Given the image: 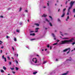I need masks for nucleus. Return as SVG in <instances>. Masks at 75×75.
Masks as SVG:
<instances>
[{"label": "nucleus", "instance_id": "obj_1", "mask_svg": "<svg viewBox=\"0 0 75 75\" xmlns=\"http://www.w3.org/2000/svg\"><path fill=\"white\" fill-rule=\"evenodd\" d=\"M74 40V38H72L70 40H65L62 41L60 42V44H69L68 42H73V40Z\"/></svg>", "mask_w": 75, "mask_h": 75}, {"label": "nucleus", "instance_id": "obj_2", "mask_svg": "<svg viewBox=\"0 0 75 75\" xmlns=\"http://www.w3.org/2000/svg\"><path fill=\"white\" fill-rule=\"evenodd\" d=\"M75 3V1H71L70 3V6H69V8L68 10V12L67 13V15H69V13H70L71 11H70V9H71L72 6H73V5H74V4Z\"/></svg>", "mask_w": 75, "mask_h": 75}, {"label": "nucleus", "instance_id": "obj_3", "mask_svg": "<svg viewBox=\"0 0 75 75\" xmlns=\"http://www.w3.org/2000/svg\"><path fill=\"white\" fill-rule=\"evenodd\" d=\"M32 61L33 62V63H32V62H31V63L32 65H35V64H37V63L38 61L37 59V58H33L32 59Z\"/></svg>", "mask_w": 75, "mask_h": 75}, {"label": "nucleus", "instance_id": "obj_4", "mask_svg": "<svg viewBox=\"0 0 75 75\" xmlns=\"http://www.w3.org/2000/svg\"><path fill=\"white\" fill-rule=\"evenodd\" d=\"M68 50H70V47L64 50H63V52H66V51H67Z\"/></svg>", "mask_w": 75, "mask_h": 75}, {"label": "nucleus", "instance_id": "obj_5", "mask_svg": "<svg viewBox=\"0 0 75 75\" xmlns=\"http://www.w3.org/2000/svg\"><path fill=\"white\" fill-rule=\"evenodd\" d=\"M2 59H4L5 62H6L7 61V60L6 59V58L5 57L4 58V55H3L2 57Z\"/></svg>", "mask_w": 75, "mask_h": 75}, {"label": "nucleus", "instance_id": "obj_6", "mask_svg": "<svg viewBox=\"0 0 75 75\" xmlns=\"http://www.w3.org/2000/svg\"><path fill=\"white\" fill-rule=\"evenodd\" d=\"M65 16V13L64 12H63L62 15L61 16V17H64Z\"/></svg>", "mask_w": 75, "mask_h": 75}, {"label": "nucleus", "instance_id": "obj_7", "mask_svg": "<svg viewBox=\"0 0 75 75\" xmlns=\"http://www.w3.org/2000/svg\"><path fill=\"white\" fill-rule=\"evenodd\" d=\"M68 71H67V72L65 73H64L62 74V75H67V74H68Z\"/></svg>", "mask_w": 75, "mask_h": 75}, {"label": "nucleus", "instance_id": "obj_8", "mask_svg": "<svg viewBox=\"0 0 75 75\" xmlns=\"http://www.w3.org/2000/svg\"><path fill=\"white\" fill-rule=\"evenodd\" d=\"M42 17H47V15H45V14H44L43 16H42Z\"/></svg>", "mask_w": 75, "mask_h": 75}, {"label": "nucleus", "instance_id": "obj_9", "mask_svg": "<svg viewBox=\"0 0 75 75\" xmlns=\"http://www.w3.org/2000/svg\"><path fill=\"white\" fill-rule=\"evenodd\" d=\"M0 71L1 72H2V73H4V71L3 69L1 70Z\"/></svg>", "mask_w": 75, "mask_h": 75}, {"label": "nucleus", "instance_id": "obj_10", "mask_svg": "<svg viewBox=\"0 0 75 75\" xmlns=\"http://www.w3.org/2000/svg\"><path fill=\"white\" fill-rule=\"evenodd\" d=\"M35 35V33L33 34L31 33L30 34V35H33V36H34V35Z\"/></svg>", "mask_w": 75, "mask_h": 75}, {"label": "nucleus", "instance_id": "obj_11", "mask_svg": "<svg viewBox=\"0 0 75 75\" xmlns=\"http://www.w3.org/2000/svg\"><path fill=\"white\" fill-rule=\"evenodd\" d=\"M69 16H68L67 17V18H66V21H68V19H69Z\"/></svg>", "mask_w": 75, "mask_h": 75}, {"label": "nucleus", "instance_id": "obj_12", "mask_svg": "<svg viewBox=\"0 0 75 75\" xmlns=\"http://www.w3.org/2000/svg\"><path fill=\"white\" fill-rule=\"evenodd\" d=\"M3 69H4V70H6V67L4 66L3 67Z\"/></svg>", "mask_w": 75, "mask_h": 75}, {"label": "nucleus", "instance_id": "obj_13", "mask_svg": "<svg viewBox=\"0 0 75 75\" xmlns=\"http://www.w3.org/2000/svg\"><path fill=\"white\" fill-rule=\"evenodd\" d=\"M52 35L53 37H54V38H55V35H54V33H52Z\"/></svg>", "mask_w": 75, "mask_h": 75}, {"label": "nucleus", "instance_id": "obj_14", "mask_svg": "<svg viewBox=\"0 0 75 75\" xmlns=\"http://www.w3.org/2000/svg\"><path fill=\"white\" fill-rule=\"evenodd\" d=\"M37 74V71H36L35 72H34L33 73V74H34V75H35V74Z\"/></svg>", "mask_w": 75, "mask_h": 75}, {"label": "nucleus", "instance_id": "obj_15", "mask_svg": "<svg viewBox=\"0 0 75 75\" xmlns=\"http://www.w3.org/2000/svg\"><path fill=\"white\" fill-rule=\"evenodd\" d=\"M49 25H50V26L51 27L52 26V23L51 22H49Z\"/></svg>", "mask_w": 75, "mask_h": 75}, {"label": "nucleus", "instance_id": "obj_16", "mask_svg": "<svg viewBox=\"0 0 75 75\" xmlns=\"http://www.w3.org/2000/svg\"><path fill=\"white\" fill-rule=\"evenodd\" d=\"M35 25H36V26H39V24L38 23H35Z\"/></svg>", "mask_w": 75, "mask_h": 75}, {"label": "nucleus", "instance_id": "obj_17", "mask_svg": "<svg viewBox=\"0 0 75 75\" xmlns=\"http://www.w3.org/2000/svg\"><path fill=\"white\" fill-rule=\"evenodd\" d=\"M10 69L12 70V71L14 70V68H10Z\"/></svg>", "mask_w": 75, "mask_h": 75}, {"label": "nucleus", "instance_id": "obj_18", "mask_svg": "<svg viewBox=\"0 0 75 75\" xmlns=\"http://www.w3.org/2000/svg\"><path fill=\"white\" fill-rule=\"evenodd\" d=\"M15 69H16V71H18V68L17 67H16L15 68Z\"/></svg>", "mask_w": 75, "mask_h": 75}, {"label": "nucleus", "instance_id": "obj_19", "mask_svg": "<svg viewBox=\"0 0 75 75\" xmlns=\"http://www.w3.org/2000/svg\"><path fill=\"white\" fill-rule=\"evenodd\" d=\"M65 10H66V8H64L63 10V12H64V11H65Z\"/></svg>", "mask_w": 75, "mask_h": 75}, {"label": "nucleus", "instance_id": "obj_20", "mask_svg": "<svg viewBox=\"0 0 75 75\" xmlns=\"http://www.w3.org/2000/svg\"><path fill=\"white\" fill-rule=\"evenodd\" d=\"M57 44H58V43L56 42L55 43H54L53 44V45H57Z\"/></svg>", "mask_w": 75, "mask_h": 75}, {"label": "nucleus", "instance_id": "obj_21", "mask_svg": "<svg viewBox=\"0 0 75 75\" xmlns=\"http://www.w3.org/2000/svg\"><path fill=\"white\" fill-rule=\"evenodd\" d=\"M13 40L15 41H17V39H16V38H14Z\"/></svg>", "mask_w": 75, "mask_h": 75}, {"label": "nucleus", "instance_id": "obj_22", "mask_svg": "<svg viewBox=\"0 0 75 75\" xmlns=\"http://www.w3.org/2000/svg\"><path fill=\"white\" fill-rule=\"evenodd\" d=\"M47 62V61H44L43 64H46Z\"/></svg>", "mask_w": 75, "mask_h": 75}, {"label": "nucleus", "instance_id": "obj_23", "mask_svg": "<svg viewBox=\"0 0 75 75\" xmlns=\"http://www.w3.org/2000/svg\"><path fill=\"white\" fill-rule=\"evenodd\" d=\"M75 44V42H74L72 43V45H74V44Z\"/></svg>", "mask_w": 75, "mask_h": 75}, {"label": "nucleus", "instance_id": "obj_24", "mask_svg": "<svg viewBox=\"0 0 75 75\" xmlns=\"http://www.w3.org/2000/svg\"><path fill=\"white\" fill-rule=\"evenodd\" d=\"M15 62H16V64H18V61H17V60H16Z\"/></svg>", "mask_w": 75, "mask_h": 75}, {"label": "nucleus", "instance_id": "obj_25", "mask_svg": "<svg viewBox=\"0 0 75 75\" xmlns=\"http://www.w3.org/2000/svg\"><path fill=\"white\" fill-rule=\"evenodd\" d=\"M7 58L8 59V60H10V57H9V56H8L7 57Z\"/></svg>", "mask_w": 75, "mask_h": 75}, {"label": "nucleus", "instance_id": "obj_26", "mask_svg": "<svg viewBox=\"0 0 75 75\" xmlns=\"http://www.w3.org/2000/svg\"><path fill=\"white\" fill-rule=\"evenodd\" d=\"M60 33H61V35H62V37H64V35L62 34L61 33H62V32H60Z\"/></svg>", "mask_w": 75, "mask_h": 75}, {"label": "nucleus", "instance_id": "obj_27", "mask_svg": "<svg viewBox=\"0 0 75 75\" xmlns=\"http://www.w3.org/2000/svg\"><path fill=\"white\" fill-rule=\"evenodd\" d=\"M49 17H50V18H51L52 20V17H51V16H49Z\"/></svg>", "mask_w": 75, "mask_h": 75}, {"label": "nucleus", "instance_id": "obj_28", "mask_svg": "<svg viewBox=\"0 0 75 75\" xmlns=\"http://www.w3.org/2000/svg\"><path fill=\"white\" fill-rule=\"evenodd\" d=\"M0 42H1V43H0V45H1V44L2 43H3V42L0 40Z\"/></svg>", "mask_w": 75, "mask_h": 75}, {"label": "nucleus", "instance_id": "obj_29", "mask_svg": "<svg viewBox=\"0 0 75 75\" xmlns=\"http://www.w3.org/2000/svg\"><path fill=\"white\" fill-rule=\"evenodd\" d=\"M16 31L17 33H19V30H16Z\"/></svg>", "mask_w": 75, "mask_h": 75}, {"label": "nucleus", "instance_id": "obj_30", "mask_svg": "<svg viewBox=\"0 0 75 75\" xmlns=\"http://www.w3.org/2000/svg\"><path fill=\"white\" fill-rule=\"evenodd\" d=\"M57 21H59V22L61 21H60V20L59 18L58 19Z\"/></svg>", "mask_w": 75, "mask_h": 75}, {"label": "nucleus", "instance_id": "obj_31", "mask_svg": "<svg viewBox=\"0 0 75 75\" xmlns=\"http://www.w3.org/2000/svg\"><path fill=\"white\" fill-rule=\"evenodd\" d=\"M10 37H9V36H7L6 37V38H10Z\"/></svg>", "mask_w": 75, "mask_h": 75}, {"label": "nucleus", "instance_id": "obj_32", "mask_svg": "<svg viewBox=\"0 0 75 75\" xmlns=\"http://www.w3.org/2000/svg\"><path fill=\"white\" fill-rule=\"evenodd\" d=\"M21 10H22V8H21V7L20 8L19 11H21Z\"/></svg>", "mask_w": 75, "mask_h": 75}, {"label": "nucleus", "instance_id": "obj_33", "mask_svg": "<svg viewBox=\"0 0 75 75\" xmlns=\"http://www.w3.org/2000/svg\"><path fill=\"white\" fill-rule=\"evenodd\" d=\"M4 47V46H2V47H1V49H3Z\"/></svg>", "mask_w": 75, "mask_h": 75}, {"label": "nucleus", "instance_id": "obj_34", "mask_svg": "<svg viewBox=\"0 0 75 75\" xmlns=\"http://www.w3.org/2000/svg\"><path fill=\"white\" fill-rule=\"evenodd\" d=\"M47 48H49V47H50V45H47Z\"/></svg>", "mask_w": 75, "mask_h": 75}, {"label": "nucleus", "instance_id": "obj_35", "mask_svg": "<svg viewBox=\"0 0 75 75\" xmlns=\"http://www.w3.org/2000/svg\"><path fill=\"white\" fill-rule=\"evenodd\" d=\"M22 24H23V22H21L20 23V25H22Z\"/></svg>", "mask_w": 75, "mask_h": 75}, {"label": "nucleus", "instance_id": "obj_36", "mask_svg": "<svg viewBox=\"0 0 75 75\" xmlns=\"http://www.w3.org/2000/svg\"><path fill=\"white\" fill-rule=\"evenodd\" d=\"M9 65H11V62H9Z\"/></svg>", "mask_w": 75, "mask_h": 75}, {"label": "nucleus", "instance_id": "obj_37", "mask_svg": "<svg viewBox=\"0 0 75 75\" xmlns=\"http://www.w3.org/2000/svg\"><path fill=\"white\" fill-rule=\"evenodd\" d=\"M69 51H70V50H69V51L67 52V54H68V53L69 52Z\"/></svg>", "mask_w": 75, "mask_h": 75}, {"label": "nucleus", "instance_id": "obj_38", "mask_svg": "<svg viewBox=\"0 0 75 75\" xmlns=\"http://www.w3.org/2000/svg\"><path fill=\"white\" fill-rule=\"evenodd\" d=\"M68 3V1H66L65 3V4H67V3Z\"/></svg>", "mask_w": 75, "mask_h": 75}, {"label": "nucleus", "instance_id": "obj_39", "mask_svg": "<svg viewBox=\"0 0 75 75\" xmlns=\"http://www.w3.org/2000/svg\"><path fill=\"white\" fill-rule=\"evenodd\" d=\"M38 29H39V28H35V30H38Z\"/></svg>", "mask_w": 75, "mask_h": 75}, {"label": "nucleus", "instance_id": "obj_40", "mask_svg": "<svg viewBox=\"0 0 75 75\" xmlns=\"http://www.w3.org/2000/svg\"><path fill=\"white\" fill-rule=\"evenodd\" d=\"M12 49H13V51H14V47H12Z\"/></svg>", "mask_w": 75, "mask_h": 75}, {"label": "nucleus", "instance_id": "obj_41", "mask_svg": "<svg viewBox=\"0 0 75 75\" xmlns=\"http://www.w3.org/2000/svg\"><path fill=\"white\" fill-rule=\"evenodd\" d=\"M50 50H51V49H52V47H51V46L50 47Z\"/></svg>", "mask_w": 75, "mask_h": 75}, {"label": "nucleus", "instance_id": "obj_42", "mask_svg": "<svg viewBox=\"0 0 75 75\" xmlns=\"http://www.w3.org/2000/svg\"><path fill=\"white\" fill-rule=\"evenodd\" d=\"M35 40V39H31V41H33V40Z\"/></svg>", "mask_w": 75, "mask_h": 75}, {"label": "nucleus", "instance_id": "obj_43", "mask_svg": "<svg viewBox=\"0 0 75 75\" xmlns=\"http://www.w3.org/2000/svg\"><path fill=\"white\" fill-rule=\"evenodd\" d=\"M64 39H68V38H64Z\"/></svg>", "mask_w": 75, "mask_h": 75}, {"label": "nucleus", "instance_id": "obj_44", "mask_svg": "<svg viewBox=\"0 0 75 75\" xmlns=\"http://www.w3.org/2000/svg\"><path fill=\"white\" fill-rule=\"evenodd\" d=\"M3 51L2 50H1V54L2 53Z\"/></svg>", "mask_w": 75, "mask_h": 75}, {"label": "nucleus", "instance_id": "obj_45", "mask_svg": "<svg viewBox=\"0 0 75 75\" xmlns=\"http://www.w3.org/2000/svg\"><path fill=\"white\" fill-rule=\"evenodd\" d=\"M0 17H1V18H3V16H0Z\"/></svg>", "mask_w": 75, "mask_h": 75}, {"label": "nucleus", "instance_id": "obj_46", "mask_svg": "<svg viewBox=\"0 0 75 75\" xmlns=\"http://www.w3.org/2000/svg\"><path fill=\"white\" fill-rule=\"evenodd\" d=\"M57 42H59V40H57Z\"/></svg>", "mask_w": 75, "mask_h": 75}, {"label": "nucleus", "instance_id": "obj_47", "mask_svg": "<svg viewBox=\"0 0 75 75\" xmlns=\"http://www.w3.org/2000/svg\"><path fill=\"white\" fill-rule=\"evenodd\" d=\"M25 12L26 13H27V12L28 11H27V10H25Z\"/></svg>", "mask_w": 75, "mask_h": 75}, {"label": "nucleus", "instance_id": "obj_48", "mask_svg": "<svg viewBox=\"0 0 75 75\" xmlns=\"http://www.w3.org/2000/svg\"><path fill=\"white\" fill-rule=\"evenodd\" d=\"M43 8H46V7H45V6H44L43 7Z\"/></svg>", "mask_w": 75, "mask_h": 75}, {"label": "nucleus", "instance_id": "obj_49", "mask_svg": "<svg viewBox=\"0 0 75 75\" xmlns=\"http://www.w3.org/2000/svg\"><path fill=\"white\" fill-rule=\"evenodd\" d=\"M8 10H10V8H8Z\"/></svg>", "mask_w": 75, "mask_h": 75}, {"label": "nucleus", "instance_id": "obj_50", "mask_svg": "<svg viewBox=\"0 0 75 75\" xmlns=\"http://www.w3.org/2000/svg\"><path fill=\"white\" fill-rule=\"evenodd\" d=\"M35 32H36V33H37V32H38V30H35Z\"/></svg>", "mask_w": 75, "mask_h": 75}, {"label": "nucleus", "instance_id": "obj_51", "mask_svg": "<svg viewBox=\"0 0 75 75\" xmlns=\"http://www.w3.org/2000/svg\"><path fill=\"white\" fill-rule=\"evenodd\" d=\"M33 32H34V31H30V33H33Z\"/></svg>", "mask_w": 75, "mask_h": 75}, {"label": "nucleus", "instance_id": "obj_52", "mask_svg": "<svg viewBox=\"0 0 75 75\" xmlns=\"http://www.w3.org/2000/svg\"><path fill=\"white\" fill-rule=\"evenodd\" d=\"M47 49H45V51H47Z\"/></svg>", "mask_w": 75, "mask_h": 75}, {"label": "nucleus", "instance_id": "obj_53", "mask_svg": "<svg viewBox=\"0 0 75 75\" xmlns=\"http://www.w3.org/2000/svg\"><path fill=\"white\" fill-rule=\"evenodd\" d=\"M45 21H47V19L46 18L45 20Z\"/></svg>", "mask_w": 75, "mask_h": 75}, {"label": "nucleus", "instance_id": "obj_54", "mask_svg": "<svg viewBox=\"0 0 75 75\" xmlns=\"http://www.w3.org/2000/svg\"><path fill=\"white\" fill-rule=\"evenodd\" d=\"M59 10H60V9H59L58 10V11H59Z\"/></svg>", "mask_w": 75, "mask_h": 75}, {"label": "nucleus", "instance_id": "obj_55", "mask_svg": "<svg viewBox=\"0 0 75 75\" xmlns=\"http://www.w3.org/2000/svg\"><path fill=\"white\" fill-rule=\"evenodd\" d=\"M56 61H58V59H56Z\"/></svg>", "mask_w": 75, "mask_h": 75}, {"label": "nucleus", "instance_id": "obj_56", "mask_svg": "<svg viewBox=\"0 0 75 75\" xmlns=\"http://www.w3.org/2000/svg\"><path fill=\"white\" fill-rule=\"evenodd\" d=\"M47 6H49V4L48 3H47Z\"/></svg>", "mask_w": 75, "mask_h": 75}, {"label": "nucleus", "instance_id": "obj_57", "mask_svg": "<svg viewBox=\"0 0 75 75\" xmlns=\"http://www.w3.org/2000/svg\"><path fill=\"white\" fill-rule=\"evenodd\" d=\"M18 54H17V57H18Z\"/></svg>", "mask_w": 75, "mask_h": 75}, {"label": "nucleus", "instance_id": "obj_58", "mask_svg": "<svg viewBox=\"0 0 75 75\" xmlns=\"http://www.w3.org/2000/svg\"><path fill=\"white\" fill-rule=\"evenodd\" d=\"M26 48H28V49H29V47H26Z\"/></svg>", "mask_w": 75, "mask_h": 75}, {"label": "nucleus", "instance_id": "obj_59", "mask_svg": "<svg viewBox=\"0 0 75 75\" xmlns=\"http://www.w3.org/2000/svg\"><path fill=\"white\" fill-rule=\"evenodd\" d=\"M36 56H37L38 57L39 56V55H37Z\"/></svg>", "mask_w": 75, "mask_h": 75}, {"label": "nucleus", "instance_id": "obj_60", "mask_svg": "<svg viewBox=\"0 0 75 75\" xmlns=\"http://www.w3.org/2000/svg\"><path fill=\"white\" fill-rule=\"evenodd\" d=\"M56 38H54V40H56Z\"/></svg>", "mask_w": 75, "mask_h": 75}, {"label": "nucleus", "instance_id": "obj_61", "mask_svg": "<svg viewBox=\"0 0 75 75\" xmlns=\"http://www.w3.org/2000/svg\"><path fill=\"white\" fill-rule=\"evenodd\" d=\"M13 74H15V72H13Z\"/></svg>", "mask_w": 75, "mask_h": 75}, {"label": "nucleus", "instance_id": "obj_62", "mask_svg": "<svg viewBox=\"0 0 75 75\" xmlns=\"http://www.w3.org/2000/svg\"><path fill=\"white\" fill-rule=\"evenodd\" d=\"M7 54H8L7 53H6V55H7Z\"/></svg>", "mask_w": 75, "mask_h": 75}, {"label": "nucleus", "instance_id": "obj_63", "mask_svg": "<svg viewBox=\"0 0 75 75\" xmlns=\"http://www.w3.org/2000/svg\"><path fill=\"white\" fill-rule=\"evenodd\" d=\"M74 17H75V14L74 15Z\"/></svg>", "mask_w": 75, "mask_h": 75}, {"label": "nucleus", "instance_id": "obj_64", "mask_svg": "<svg viewBox=\"0 0 75 75\" xmlns=\"http://www.w3.org/2000/svg\"><path fill=\"white\" fill-rule=\"evenodd\" d=\"M57 5V4H55V6H56Z\"/></svg>", "mask_w": 75, "mask_h": 75}]
</instances>
